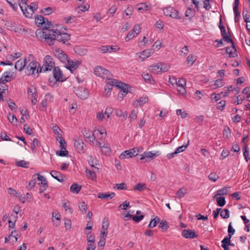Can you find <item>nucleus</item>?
I'll return each mask as SVG.
<instances>
[{
	"label": "nucleus",
	"mask_w": 250,
	"mask_h": 250,
	"mask_svg": "<svg viewBox=\"0 0 250 250\" xmlns=\"http://www.w3.org/2000/svg\"><path fill=\"white\" fill-rule=\"evenodd\" d=\"M36 36L41 41L45 42L49 45L54 44L56 40L63 44H69L70 35L67 33H62L60 31L49 29L46 27L43 30H38L36 33Z\"/></svg>",
	"instance_id": "1"
},
{
	"label": "nucleus",
	"mask_w": 250,
	"mask_h": 250,
	"mask_svg": "<svg viewBox=\"0 0 250 250\" xmlns=\"http://www.w3.org/2000/svg\"><path fill=\"white\" fill-rule=\"evenodd\" d=\"M55 67V62L53 58L49 55H46L44 58L43 65L40 68V72L51 71Z\"/></svg>",
	"instance_id": "2"
},
{
	"label": "nucleus",
	"mask_w": 250,
	"mask_h": 250,
	"mask_svg": "<svg viewBox=\"0 0 250 250\" xmlns=\"http://www.w3.org/2000/svg\"><path fill=\"white\" fill-rule=\"evenodd\" d=\"M221 18V16H220V30L222 39L220 40V46L223 44V41L228 43L233 41L231 38L230 32L229 31L227 32L225 27L222 24Z\"/></svg>",
	"instance_id": "3"
},
{
	"label": "nucleus",
	"mask_w": 250,
	"mask_h": 250,
	"mask_svg": "<svg viewBox=\"0 0 250 250\" xmlns=\"http://www.w3.org/2000/svg\"><path fill=\"white\" fill-rule=\"evenodd\" d=\"M94 73L96 76L104 79L112 76L111 73L108 70L101 66H96L94 69Z\"/></svg>",
	"instance_id": "4"
},
{
	"label": "nucleus",
	"mask_w": 250,
	"mask_h": 250,
	"mask_svg": "<svg viewBox=\"0 0 250 250\" xmlns=\"http://www.w3.org/2000/svg\"><path fill=\"white\" fill-rule=\"evenodd\" d=\"M27 94L29 99L31 101V103L33 105H35L37 102V98L38 95L37 93V89L35 86L31 85L27 89Z\"/></svg>",
	"instance_id": "5"
},
{
	"label": "nucleus",
	"mask_w": 250,
	"mask_h": 250,
	"mask_svg": "<svg viewBox=\"0 0 250 250\" xmlns=\"http://www.w3.org/2000/svg\"><path fill=\"white\" fill-rule=\"evenodd\" d=\"M164 14L173 19H180L179 12L171 6H168L163 9Z\"/></svg>",
	"instance_id": "6"
},
{
	"label": "nucleus",
	"mask_w": 250,
	"mask_h": 250,
	"mask_svg": "<svg viewBox=\"0 0 250 250\" xmlns=\"http://www.w3.org/2000/svg\"><path fill=\"white\" fill-rule=\"evenodd\" d=\"M53 54L64 65L67 63L69 58L62 50L60 48L56 49L54 51Z\"/></svg>",
	"instance_id": "7"
},
{
	"label": "nucleus",
	"mask_w": 250,
	"mask_h": 250,
	"mask_svg": "<svg viewBox=\"0 0 250 250\" xmlns=\"http://www.w3.org/2000/svg\"><path fill=\"white\" fill-rule=\"evenodd\" d=\"M54 78L57 82H63L66 80L61 69L58 67H55L53 70Z\"/></svg>",
	"instance_id": "8"
},
{
	"label": "nucleus",
	"mask_w": 250,
	"mask_h": 250,
	"mask_svg": "<svg viewBox=\"0 0 250 250\" xmlns=\"http://www.w3.org/2000/svg\"><path fill=\"white\" fill-rule=\"evenodd\" d=\"M35 23L39 26H43L44 28L42 29H44L46 27H49L50 29V26L52 25L51 22H48L46 19H45L42 16H37L35 18Z\"/></svg>",
	"instance_id": "9"
},
{
	"label": "nucleus",
	"mask_w": 250,
	"mask_h": 250,
	"mask_svg": "<svg viewBox=\"0 0 250 250\" xmlns=\"http://www.w3.org/2000/svg\"><path fill=\"white\" fill-rule=\"evenodd\" d=\"M82 63L81 61H73L69 59L65 64V67L69 70L71 73L78 68Z\"/></svg>",
	"instance_id": "10"
},
{
	"label": "nucleus",
	"mask_w": 250,
	"mask_h": 250,
	"mask_svg": "<svg viewBox=\"0 0 250 250\" xmlns=\"http://www.w3.org/2000/svg\"><path fill=\"white\" fill-rule=\"evenodd\" d=\"M38 63L33 61L30 62L26 67V73L28 75H35V73H39V68H37Z\"/></svg>",
	"instance_id": "11"
},
{
	"label": "nucleus",
	"mask_w": 250,
	"mask_h": 250,
	"mask_svg": "<svg viewBox=\"0 0 250 250\" xmlns=\"http://www.w3.org/2000/svg\"><path fill=\"white\" fill-rule=\"evenodd\" d=\"M74 145L76 151L79 153H83L85 152L84 144L82 139L76 138L74 140Z\"/></svg>",
	"instance_id": "12"
},
{
	"label": "nucleus",
	"mask_w": 250,
	"mask_h": 250,
	"mask_svg": "<svg viewBox=\"0 0 250 250\" xmlns=\"http://www.w3.org/2000/svg\"><path fill=\"white\" fill-rule=\"evenodd\" d=\"M160 155V153L159 151H156L154 153L151 151L145 152L143 154L141 155L142 157L140 160L145 159L146 162H149Z\"/></svg>",
	"instance_id": "13"
},
{
	"label": "nucleus",
	"mask_w": 250,
	"mask_h": 250,
	"mask_svg": "<svg viewBox=\"0 0 250 250\" xmlns=\"http://www.w3.org/2000/svg\"><path fill=\"white\" fill-rule=\"evenodd\" d=\"M76 95L81 99H86L88 96V91L83 87H78L75 91Z\"/></svg>",
	"instance_id": "14"
},
{
	"label": "nucleus",
	"mask_w": 250,
	"mask_h": 250,
	"mask_svg": "<svg viewBox=\"0 0 250 250\" xmlns=\"http://www.w3.org/2000/svg\"><path fill=\"white\" fill-rule=\"evenodd\" d=\"M135 149L131 148L127 150L123 151L119 156L121 159H125V158H130L136 156L135 154Z\"/></svg>",
	"instance_id": "15"
},
{
	"label": "nucleus",
	"mask_w": 250,
	"mask_h": 250,
	"mask_svg": "<svg viewBox=\"0 0 250 250\" xmlns=\"http://www.w3.org/2000/svg\"><path fill=\"white\" fill-rule=\"evenodd\" d=\"M182 236L187 239L196 238L198 235H196L194 231L192 229H184L182 231Z\"/></svg>",
	"instance_id": "16"
},
{
	"label": "nucleus",
	"mask_w": 250,
	"mask_h": 250,
	"mask_svg": "<svg viewBox=\"0 0 250 250\" xmlns=\"http://www.w3.org/2000/svg\"><path fill=\"white\" fill-rule=\"evenodd\" d=\"M186 84V81L184 79L181 78L178 81L176 85L177 86V90L180 94L184 95L186 93V91L184 87Z\"/></svg>",
	"instance_id": "17"
},
{
	"label": "nucleus",
	"mask_w": 250,
	"mask_h": 250,
	"mask_svg": "<svg viewBox=\"0 0 250 250\" xmlns=\"http://www.w3.org/2000/svg\"><path fill=\"white\" fill-rule=\"evenodd\" d=\"M82 133L84 138L86 139V141L92 142L94 140H95L94 133L92 132L89 130L84 128L83 130Z\"/></svg>",
	"instance_id": "18"
},
{
	"label": "nucleus",
	"mask_w": 250,
	"mask_h": 250,
	"mask_svg": "<svg viewBox=\"0 0 250 250\" xmlns=\"http://www.w3.org/2000/svg\"><path fill=\"white\" fill-rule=\"evenodd\" d=\"M14 73L11 71H6L0 79L2 82H9L14 79Z\"/></svg>",
	"instance_id": "19"
},
{
	"label": "nucleus",
	"mask_w": 250,
	"mask_h": 250,
	"mask_svg": "<svg viewBox=\"0 0 250 250\" xmlns=\"http://www.w3.org/2000/svg\"><path fill=\"white\" fill-rule=\"evenodd\" d=\"M154 53L153 49H146L142 52H140L139 58L142 59V61H143L145 59L151 56Z\"/></svg>",
	"instance_id": "20"
},
{
	"label": "nucleus",
	"mask_w": 250,
	"mask_h": 250,
	"mask_svg": "<svg viewBox=\"0 0 250 250\" xmlns=\"http://www.w3.org/2000/svg\"><path fill=\"white\" fill-rule=\"evenodd\" d=\"M28 7V10H29V12L27 13V18H31L35 13V11L38 8V3L37 2H32L29 6L27 5Z\"/></svg>",
	"instance_id": "21"
},
{
	"label": "nucleus",
	"mask_w": 250,
	"mask_h": 250,
	"mask_svg": "<svg viewBox=\"0 0 250 250\" xmlns=\"http://www.w3.org/2000/svg\"><path fill=\"white\" fill-rule=\"evenodd\" d=\"M26 59H20L16 62L15 65V68L16 69L21 71L24 68V67L26 65Z\"/></svg>",
	"instance_id": "22"
},
{
	"label": "nucleus",
	"mask_w": 250,
	"mask_h": 250,
	"mask_svg": "<svg viewBox=\"0 0 250 250\" xmlns=\"http://www.w3.org/2000/svg\"><path fill=\"white\" fill-rule=\"evenodd\" d=\"M50 174L59 182H62L64 180V176L59 171L52 170L50 172Z\"/></svg>",
	"instance_id": "23"
},
{
	"label": "nucleus",
	"mask_w": 250,
	"mask_h": 250,
	"mask_svg": "<svg viewBox=\"0 0 250 250\" xmlns=\"http://www.w3.org/2000/svg\"><path fill=\"white\" fill-rule=\"evenodd\" d=\"M109 226V222L108 220H105L103 222L102 229L101 231V234L104 236H106L108 233L107 229Z\"/></svg>",
	"instance_id": "24"
},
{
	"label": "nucleus",
	"mask_w": 250,
	"mask_h": 250,
	"mask_svg": "<svg viewBox=\"0 0 250 250\" xmlns=\"http://www.w3.org/2000/svg\"><path fill=\"white\" fill-rule=\"evenodd\" d=\"M229 43L231 44V46L230 47H227L226 49V52L229 55V57H234V54L236 51L234 42L232 41Z\"/></svg>",
	"instance_id": "25"
},
{
	"label": "nucleus",
	"mask_w": 250,
	"mask_h": 250,
	"mask_svg": "<svg viewBox=\"0 0 250 250\" xmlns=\"http://www.w3.org/2000/svg\"><path fill=\"white\" fill-rule=\"evenodd\" d=\"M115 114L117 117L120 118L122 121L125 120L128 115L127 112H123L120 109H117L115 110Z\"/></svg>",
	"instance_id": "26"
},
{
	"label": "nucleus",
	"mask_w": 250,
	"mask_h": 250,
	"mask_svg": "<svg viewBox=\"0 0 250 250\" xmlns=\"http://www.w3.org/2000/svg\"><path fill=\"white\" fill-rule=\"evenodd\" d=\"M114 192H111L110 193L100 192L97 195V196L99 198L106 199H111L114 197Z\"/></svg>",
	"instance_id": "27"
},
{
	"label": "nucleus",
	"mask_w": 250,
	"mask_h": 250,
	"mask_svg": "<svg viewBox=\"0 0 250 250\" xmlns=\"http://www.w3.org/2000/svg\"><path fill=\"white\" fill-rule=\"evenodd\" d=\"M13 30L15 32L21 33L22 32H27V30L23 28V26L18 24L17 23H15V25L14 26Z\"/></svg>",
	"instance_id": "28"
},
{
	"label": "nucleus",
	"mask_w": 250,
	"mask_h": 250,
	"mask_svg": "<svg viewBox=\"0 0 250 250\" xmlns=\"http://www.w3.org/2000/svg\"><path fill=\"white\" fill-rule=\"evenodd\" d=\"M149 70L151 73L154 74H158L160 73L159 63H157L156 64L150 66Z\"/></svg>",
	"instance_id": "29"
},
{
	"label": "nucleus",
	"mask_w": 250,
	"mask_h": 250,
	"mask_svg": "<svg viewBox=\"0 0 250 250\" xmlns=\"http://www.w3.org/2000/svg\"><path fill=\"white\" fill-rule=\"evenodd\" d=\"M81 188L82 187L81 186L78 185L76 183H74L71 186L70 190L72 193L77 194L81 190Z\"/></svg>",
	"instance_id": "30"
},
{
	"label": "nucleus",
	"mask_w": 250,
	"mask_h": 250,
	"mask_svg": "<svg viewBox=\"0 0 250 250\" xmlns=\"http://www.w3.org/2000/svg\"><path fill=\"white\" fill-rule=\"evenodd\" d=\"M37 180L40 181L38 183L39 185H42L45 187H48V183L46 179L42 176L39 174H37Z\"/></svg>",
	"instance_id": "31"
},
{
	"label": "nucleus",
	"mask_w": 250,
	"mask_h": 250,
	"mask_svg": "<svg viewBox=\"0 0 250 250\" xmlns=\"http://www.w3.org/2000/svg\"><path fill=\"white\" fill-rule=\"evenodd\" d=\"M40 145V142L39 140L37 138H34L31 145V148L32 152H35L37 147L39 146Z\"/></svg>",
	"instance_id": "32"
},
{
	"label": "nucleus",
	"mask_w": 250,
	"mask_h": 250,
	"mask_svg": "<svg viewBox=\"0 0 250 250\" xmlns=\"http://www.w3.org/2000/svg\"><path fill=\"white\" fill-rule=\"evenodd\" d=\"M148 102L147 97H142L139 99L136 100L135 103L136 106H141Z\"/></svg>",
	"instance_id": "33"
},
{
	"label": "nucleus",
	"mask_w": 250,
	"mask_h": 250,
	"mask_svg": "<svg viewBox=\"0 0 250 250\" xmlns=\"http://www.w3.org/2000/svg\"><path fill=\"white\" fill-rule=\"evenodd\" d=\"M160 69V73L163 72H167L170 68V65L169 64L162 63L159 62Z\"/></svg>",
	"instance_id": "34"
},
{
	"label": "nucleus",
	"mask_w": 250,
	"mask_h": 250,
	"mask_svg": "<svg viewBox=\"0 0 250 250\" xmlns=\"http://www.w3.org/2000/svg\"><path fill=\"white\" fill-rule=\"evenodd\" d=\"M196 60V57L194 55L192 54H190L187 58L186 62L188 64H189V66H191L193 63L195 62Z\"/></svg>",
	"instance_id": "35"
},
{
	"label": "nucleus",
	"mask_w": 250,
	"mask_h": 250,
	"mask_svg": "<svg viewBox=\"0 0 250 250\" xmlns=\"http://www.w3.org/2000/svg\"><path fill=\"white\" fill-rule=\"evenodd\" d=\"M234 232L235 229L231 227V223H229L228 227V235L224 239H228L230 240Z\"/></svg>",
	"instance_id": "36"
},
{
	"label": "nucleus",
	"mask_w": 250,
	"mask_h": 250,
	"mask_svg": "<svg viewBox=\"0 0 250 250\" xmlns=\"http://www.w3.org/2000/svg\"><path fill=\"white\" fill-rule=\"evenodd\" d=\"M106 85H108L109 87H112V86H117L116 84L117 81L115 79H111V77L108 78H105Z\"/></svg>",
	"instance_id": "37"
},
{
	"label": "nucleus",
	"mask_w": 250,
	"mask_h": 250,
	"mask_svg": "<svg viewBox=\"0 0 250 250\" xmlns=\"http://www.w3.org/2000/svg\"><path fill=\"white\" fill-rule=\"evenodd\" d=\"M75 52L80 55H84L86 52L87 50L83 48L80 46H76L74 48Z\"/></svg>",
	"instance_id": "38"
},
{
	"label": "nucleus",
	"mask_w": 250,
	"mask_h": 250,
	"mask_svg": "<svg viewBox=\"0 0 250 250\" xmlns=\"http://www.w3.org/2000/svg\"><path fill=\"white\" fill-rule=\"evenodd\" d=\"M187 193V189L185 188H180L176 193L177 197L178 198H182L185 196Z\"/></svg>",
	"instance_id": "39"
},
{
	"label": "nucleus",
	"mask_w": 250,
	"mask_h": 250,
	"mask_svg": "<svg viewBox=\"0 0 250 250\" xmlns=\"http://www.w3.org/2000/svg\"><path fill=\"white\" fill-rule=\"evenodd\" d=\"M88 162L92 167H93L95 168H97V167H94V165H98V161L95 157H94L93 156H90L89 157V159L88 160Z\"/></svg>",
	"instance_id": "40"
},
{
	"label": "nucleus",
	"mask_w": 250,
	"mask_h": 250,
	"mask_svg": "<svg viewBox=\"0 0 250 250\" xmlns=\"http://www.w3.org/2000/svg\"><path fill=\"white\" fill-rule=\"evenodd\" d=\"M145 82L148 83H152L153 82V78L150 74L148 73L144 74L142 75Z\"/></svg>",
	"instance_id": "41"
},
{
	"label": "nucleus",
	"mask_w": 250,
	"mask_h": 250,
	"mask_svg": "<svg viewBox=\"0 0 250 250\" xmlns=\"http://www.w3.org/2000/svg\"><path fill=\"white\" fill-rule=\"evenodd\" d=\"M8 120L9 122L12 123L13 125H15L18 123V119L13 114L11 113H9L8 115Z\"/></svg>",
	"instance_id": "42"
},
{
	"label": "nucleus",
	"mask_w": 250,
	"mask_h": 250,
	"mask_svg": "<svg viewBox=\"0 0 250 250\" xmlns=\"http://www.w3.org/2000/svg\"><path fill=\"white\" fill-rule=\"evenodd\" d=\"M222 247L224 248V250H229L228 246L230 245V240L228 239H224L222 241Z\"/></svg>",
	"instance_id": "43"
},
{
	"label": "nucleus",
	"mask_w": 250,
	"mask_h": 250,
	"mask_svg": "<svg viewBox=\"0 0 250 250\" xmlns=\"http://www.w3.org/2000/svg\"><path fill=\"white\" fill-rule=\"evenodd\" d=\"M76 20V17L75 16H69L68 17L64 18L62 20V21L64 23H72Z\"/></svg>",
	"instance_id": "44"
},
{
	"label": "nucleus",
	"mask_w": 250,
	"mask_h": 250,
	"mask_svg": "<svg viewBox=\"0 0 250 250\" xmlns=\"http://www.w3.org/2000/svg\"><path fill=\"white\" fill-rule=\"evenodd\" d=\"M59 140L57 139V140L59 142L60 144V147L62 149H65L66 148V143L65 142L64 140L61 137H59L58 136Z\"/></svg>",
	"instance_id": "45"
},
{
	"label": "nucleus",
	"mask_w": 250,
	"mask_h": 250,
	"mask_svg": "<svg viewBox=\"0 0 250 250\" xmlns=\"http://www.w3.org/2000/svg\"><path fill=\"white\" fill-rule=\"evenodd\" d=\"M159 227L164 231H165L168 228V225L166 220H162L159 224Z\"/></svg>",
	"instance_id": "46"
},
{
	"label": "nucleus",
	"mask_w": 250,
	"mask_h": 250,
	"mask_svg": "<svg viewBox=\"0 0 250 250\" xmlns=\"http://www.w3.org/2000/svg\"><path fill=\"white\" fill-rule=\"evenodd\" d=\"M109 45L102 46L98 48V51L99 52L102 53H109Z\"/></svg>",
	"instance_id": "47"
},
{
	"label": "nucleus",
	"mask_w": 250,
	"mask_h": 250,
	"mask_svg": "<svg viewBox=\"0 0 250 250\" xmlns=\"http://www.w3.org/2000/svg\"><path fill=\"white\" fill-rule=\"evenodd\" d=\"M87 176L91 180H95L96 178V173L91 170H86L85 171Z\"/></svg>",
	"instance_id": "48"
},
{
	"label": "nucleus",
	"mask_w": 250,
	"mask_h": 250,
	"mask_svg": "<svg viewBox=\"0 0 250 250\" xmlns=\"http://www.w3.org/2000/svg\"><path fill=\"white\" fill-rule=\"evenodd\" d=\"M16 165L18 167L27 168L28 167V163L24 160H20L16 162Z\"/></svg>",
	"instance_id": "49"
},
{
	"label": "nucleus",
	"mask_w": 250,
	"mask_h": 250,
	"mask_svg": "<svg viewBox=\"0 0 250 250\" xmlns=\"http://www.w3.org/2000/svg\"><path fill=\"white\" fill-rule=\"evenodd\" d=\"M19 6L24 16L27 18V13L29 12V10H28V7L27 5H21V3L19 4Z\"/></svg>",
	"instance_id": "50"
},
{
	"label": "nucleus",
	"mask_w": 250,
	"mask_h": 250,
	"mask_svg": "<svg viewBox=\"0 0 250 250\" xmlns=\"http://www.w3.org/2000/svg\"><path fill=\"white\" fill-rule=\"evenodd\" d=\"M146 188V185L143 183H139L134 187V190L142 191Z\"/></svg>",
	"instance_id": "51"
},
{
	"label": "nucleus",
	"mask_w": 250,
	"mask_h": 250,
	"mask_svg": "<svg viewBox=\"0 0 250 250\" xmlns=\"http://www.w3.org/2000/svg\"><path fill=\"white\" fill-rule=\"evenodd\" d=\"M242 15L243 16L244 20L246 23L249 22L250 15L248 14V11L247 9H244Z\"/></svg>",
	"instance_id": "52"
},
{
	"label": "nucleus",
	"mask_w": 250,
	"mask_h": 250,
	"mask_svg": "<svg viewBox=\"0 0 250 250\" xmlns=\"http://www.w3.org/2000/svg\"><path fill=\"white\" fill-rule=\"evenodd\" d=\"M101 150L102 153L105 154H109L110 152V147L108 146V145H106L105 144L101 147Z\"/></svg>",
	"instance_id": "53"
},
{
	"label": "nucleus",
	"mask_w": 250,
	"mask_h": 250,
	"mask_svg": "<svg viewBox=\"0 0 250 250\" xmlns=\"http://www.w3.org/2000/svg\"><path fill=\"white\" fill-rule=\"evenodd\" d=\"M79 207L82 213L84 214L86 212L87 205L84 202H81L79 205Z\"/></svg>",
	"instance_id": "54"
},
{
	"label": "nucleus",
	"mask_w": 250,
	"mask_h": 250,
	"mask_svg": "<svg viewBox=\"0 0 250 250\" xmlns=\"http://www.w3.org/2000/svg\"><path fill=\"white\" fill-rule=\"evenodd\" d=\"M15 22L12 21H6L5 25L7 27V29L10 30H12L15 25Z\"/></svg>",
	"instance_id": "55"
},
{
	"label": "nucleus",
	"mask_w": 250,
	"mask_h": 250,
	"mask_svg": "<svg viewBox=\"0 0 250 250\" xmlns=\"http://www.w3.org/2000/svg\"><path fill=\"white\" fill-rule=\"evenodd\" d=\"M90 233V231L85 232V234L87 235V240L88 243L95 242V236L93 234H89Z\"/></svg>",
	"instance_id": "56"
},
{
	"label": "nucleus",
	"mask_w": 250,
	"mask_h": 250,
	"mask_svg": "<svg viewBox=\"0 0 250 250\" xmlns=\"http://www.w3.org/2000/svg\"><path fill=\"white\" fill-rule=\"evenodd\" d=\"M220 215L223 218L226 219L229 217V211L228 209H224L222 210L220 213Z\"/></svg>",
	"instance_id": "57"
},
{
	"label": "nucleus",
	"mask_w": 250,
	"mask_h": 250,
	"mask_svg": "<svg viewBox=\"0 0 250 250\" xmlns=\"http://www.w3.org/2000/svg\"><path fill=\"white\" fill-rule=\"evenodd\" d=\"M113 112V109L112 107H107L105 109L104 114L106 116L107 118H109Z\"/></svg>",
	"instance_id": "58"
},
{
	"label": "nucleus",
	"mask_w": 250,
	"mask_h": 250,
	"mask_svg": "<svg viewBox=\"0 0 250 250\" xmlns=\"http://www.w3.org/2000/svg\"><path fill=\"white\" fill-rule=\"evenodd\" d=\"M52 12V9L49 7L43 8L41 10V13L45 15L51 14Z\"/></svg>",
	"instance_id": "59"
},
{
	"label": "nucleus",
	"mask_w": 250,
	"mask_h": 250,
	"mask_svg": "<svg viewBox=\"0 0 250 250\" xmlns=\"http://www.w3.org/2000/svg\"><path fill=\"white\" fill-rule=\"evenodd\" d=\"M137 111H136L135 110H133L132 111L131 114L129 115V119L130 120V121H135L137 117Z\"/></svg>",
	"instance_id": "60"
},
{
	"label": "nucleus",
	"mask_w": 250,
	"mask_h": 250,
	"mask_svg": "<svg viewBox=\"0 0 250 250\" xmlns=\"http://www.w3.org/2000/svg\"><path fill=\"white\" fill-rule=\"evenodd\" d=\"M8 87L5 83V82H2L0 81V90H1V93H4L5 90H7Z\"/></svg>",
	"instance_id": "61"
},
{
	"label": "nucleus",
	"mask_w": 250,
	"mask_h": 250,
	"mask_svg": "<svg viewBox=\"0 0 250 250\" xmlns=\"http://www.w3.org/2000/svg\"><path fill=\"white\" fill-rule=\"evenodd\" d=\"M219 178V176L215 173H211L208 175V178L213 182H215Z\"/></svg>",
	"instance_id": "62"
},
{
	"label": "nucleus",
	"mask_w": 250,
	"mask_h": 250,
	"mask_svg": "<svg viewBox=\"0 0 250 250\" xmlns=\"http://www.w3.org/2000/svg\"><path fill=\"white\" fill-rule=\"evenodd\" d=\"M144 215L140 210L136 211V215L132 216V219H143Z\"/></svg>",
	"instance_id": "63"
},
{
	"label": "nucleus",
	"mask_w": 250,
	"mask_h": 250,
	"mask_svg": "<svg viewBox=\"0 0 250 250\" xmlns=\"http://www.w3.org/2000/svg\"><path fill=\"white\" fill-rule=\"evenodd\" d=\"M129 206V202L126 200L124 201L122 204H121L119 208L125 210L126 208Z\"/></svg>",
	"instance_id": "64"
}]
</instances>
